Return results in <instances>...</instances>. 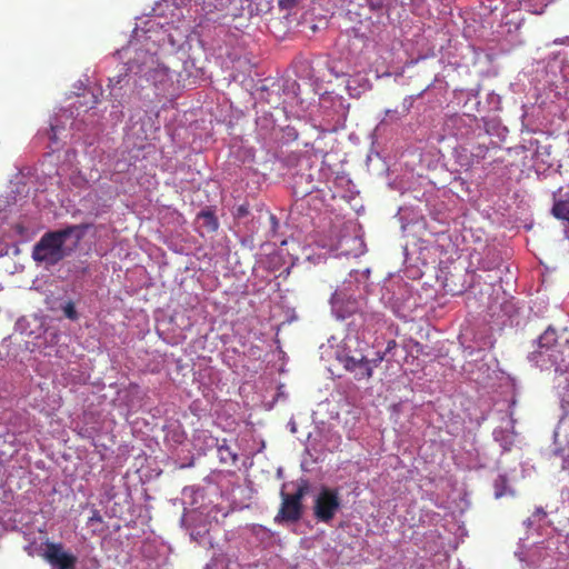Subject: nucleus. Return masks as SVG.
<instances>
[{
	"label": "nucleus",
	"mask_w": 569,
	"mask_h": 569,
	"mask_svg": "<svg viewBox=\"0 0 569 569\" xmlns=\"http://www.w3.org/2000/svg\"><path fill=\"white\" fill-rule=\"evenodd\" d=\"M551 212L557 219L569 222V191L561 194V189H559V198H557V193L553 194Z\"/></svg>",
	"instance_id": "obj_7"
},
{
	"label": "nucleus",
	"mask_w": 569,
	"mask_h": 569,
	"mask_svg": "<svg viewBox=\"0 0 569 569\" xmlns=\"http://www.w3.org/2000/svg\"><path fill=\"white\" fill-rule=\"evenodd\" d=\"M358 310V302L356 300L348 301L347 308L343 310V313L341 315L342 318L355 313Z\"/></svg>",
	"instance_id": "obj_15"
},
{
	"label": "nucleus",
	"mask_w": 569,
	"mask_h": 569,
	"mask_svg": "<svg viewBox=\"0 0 569 569\" xmlns=\"http://www.w3.org/2000/svg\"><path fill=\"white\" fill-rule=\"evenodd\" d=\"M89 224H70L63 229L48 231L33 246L32 258L36 262L47 267L56 266L67 256L72 248L68 249L64 242L68 238L74 237V247L82 240Z\"/></svg>",
	"instance_id": "obj_1"
},
{
	"label": "nucleus",
	"mask_w": 569,
	"mask_h": 569,
	"mask_svg": "<svg viewBox=\"0 0 569 569\" xmlns=\"http://www.w3.org/2000/svg\"><path fill=\"white\" fill-rule=\"evenodd\" d=\"M355 377L359 380L369 379L372 377V366H371V361H369V359L366 358L362 361V363L359 365V367L355 373Z\"/></svg>",
	"instance_id": "obj_10"
},
{
	"label": "nucleus",
	"mask_w": 569,
	"mask_h": 569,
	"mask_svg": "<svg viewBox=\"0 0 569 569\" xmlns=\"http://www.w3.org/2000/svg\"><path fill=\"white\" fill-rule=\"evenodd\" d=\"M218 451H219V453L221 455V460H227V458L223 456V451H227L228 456H230V458H231V460H232V461H236V459H237V456H236V455H233V453H231L228 447L220 446V447L218 448Z\"/></svg>",
	"instance_id": "obj_16"
},
{
	"label": "nucleus",
	"mask_w": 569,
	"mask_h": 569,
	"mask_svg": "<svg viewBox=\"0 0 569 569\" xmlns=\"http://www.w3.org/2000/svg\"><path fill=\"white\" fill-rule=\"evenodd\" d=\"M62 311H63L64 316L70 320H77L79 318V315H78L74 303L72 301H68L62 307Z\"/></svg>",
	"instance_id": "obj_13"
},
{
	"label": "nucleus",
	"mask_w": 569,
	"mask_h": 569,
	"mask_svg": "<svg viewBox=\"0 0 569 569\" xmlns=\"http://www.w3.org/2000/svg\"><path fill=\"white\" fill-rule=\"evenodd\" d=\"M332 305L333 307L337 309V310H342V307L340 306V295L339 293H333L332 296Z\"/></svg>",
	"instance_id": "obj_17"
},
{
	"label": "nucleus",
	"mask_w": 569,
	"mask_h": 569,
	"mask_svg": "<svg viewBox=\"0 0 569 569\" xmlns=\"http://www.w3.org/2000/svg\"><path fill=\"white\" fill-rule=\"evenodd\" d=\"M383 358H385L383 353L382 355L378 353L377 358L371 359L370 361H371L372 369L375 367H378L380 365V362L383 360Z\"/></svg>",
	"instance_id": "obj_18"
},
{
	"label": "nucleus",
	"mask_w": 569,
	"mask_h": 569,
	"mask_svg": "<svg viewBox=\"0 0 569 569\" xmlns=\"http://www.w3.org/2000/svg\"><path fill=\"white\" fill-rule=\"evenodd\" d=\"M51 131L54 133L56 132V127L53 124H51ZM52 139H54V136L52 137Z\"/></svg>",
	"instance_id": "obj_25"
},
{
	"label": "nucleus",
	"mask_w": 569,
	"mask_h": 569,
	"mask_svg": "<svg viewBox=\"0 0 569 569\" xmlns=\"http://www.w3.org/2000/svg\"><path fill=\"white\" fill-rule=\"evenodd\" d=\"M197 220L209 231L214 232L219 228L218 219L212 210L206 209L197 214Z\"/></svg>",
	"instance_id": "obj_9"
},
{
	"label": "nucleus",
	"mask_w": 569,
	"mask_h": 569,
	"mask_svg": "<svg viewBox=\"0 0 569 569\" xmlns=\"http://www.w3.org/2000/svg\"><path fill=\"white\" fill-rule=\"evenodd\" d=\"M366 359V357L363 356H360L359 358L358 357H355V356H346L345 357V368L348 370V371H351V372H355L357 371L358 367L360 363H362V361Z\"/></svg>",
	"instance_id": "obj_11"
},
{
	"label": "nucleus",
	"mask_w": 569,
	"mask_h": 569,
	"mask_svg": "<svg viewBox=\"0 0 569 569\" xmlns=\"http://www.w3.org/2000/svg\"><path fill=\"white\" fill-rule=\"evenodd\" d=\"M134 66L138 72L156 87L163 86L171 80L169 68L161 64L154 54L149 53V51L138 53L131 61L130 69H133Z\"/></svg>",
	"instance_id": "obj_2"
},
{
	"label": "nucleus",
	"mask_w": 569,
	"mask_h": 569,
	"mask_svg": "<svg viewBox=\"0 0 569 569\" xmlns=\"http://www.w3.org/2000/svg\"><path fill=\"white\" fill-rule=\"evenodd\" d=\"M24 550L28 552L29 556H32V549L31 546H27Z\"/></svg>",
	"instance_id": "obj_24"
},
{
	"label": "nucleus",
	"mask_w": 569,
	"mask_h": 569,
	"mask_svg": "<svg viewBox=\"0 0 569 569\" xmlns=\"http://www.w3.org/2000/svg\"><path fill=\"white\" fill-rule=\"evenodd\" d=\"M562 469L569 470V457L563 459Z\"/></svg>",
	"instance_id": "obj_23"
},
{
	"label": "nucleus",
	"mask_w": 569,
	"mask_h": 569,
	"mask_svg": "<svg viewBox=\"0 0 569 569\" xmlns=\"http://www.w3.org/2000/svg\"><path fill=\"white\" fill-rule=\"evenodd\" d=\"M307 490L308 486L302 483L292 495L281 491V506L276 516V521H298L302 516V498L307 493Z\"/></svg>",
	"instance_id": "obj_4"
},
{
	"label": "nucleus",
	"mask_w": 569,
	"mask_h": 569,
	"mask_svg": "<svg viewBox=\"0 0 569 569\" xmlns=\"http://www.w3.org/2000/svg\"><path fill=\"white\" fill-rule=\"evenodd\" d=\"M558 336L555 328L549 326L538 338L537 345L538 350H535L530 353V360L539 362V357L547 355L549 358V361L552 365H558L560 362L565 361V357L560 351H557L556 348L558 347Z\"/></svg>",
	"instance_id": "obj_5"
},
{
	"label": "nucleus",
	"mask_w": 569,
	"mask_h": 569,
	"mask_svg": "<svg viewBox=\"0 0 569 569\" xmlns=\"http://www.w3.org/2000/svg\"><path fill=\"white\" fill-rule=\"evenodd\" d=\"M44 559L57 569H76L77 557L67 552L61 543L47 542Z\"/></svg>",
	"instance_id": "obj_6"
},
{
	"label": "nucleus",
	"mask_w": 569,
	"mask_h": 569,
	"mask_svg": "<svg viewBox=\"0 0 569 569\" xmlns=\"http://www.w3.org/2000/svg\"><path fill=\"white\" fill-rule=\"evenodd\" d=\"M493 495L496 499L507 495L513 496V490L509 487V479L506 475H498L493 480Z\"/></svg>",
	"instance_id": "obj_8"
},
{
	"label": "nucleus",
	"mask_w": 569,
	"mask_h": 569,
	"mask_svg": "<svg viewBox=\"0 0 569 569\" xmlns=\"http://www.w3.org/2000/svg\"><path fill=\"white\" fill-rule=\"evenodd\" d=\"M341 507V500L337 489L322 488L313 503V516L318 521L329 523Z\"/></svg>",
	"instance_id": "obj_3"
},
{
	"label": "nucleus",
	"mask_w": 569,
	"mask_h": 569,
	"mask_svg": "<svg viewBox=\"0 0 569 569\" xmlns=\"http://www.w3.org/2000/svg\"><path fill=\"white\" fill-rule=\"evenodd\" d=\"M396 347H397L396 340H389L388 343H387V348H386V351L383 352V355L386 356L387 353H389Z\"/></svg>",
	"instance_id": "obj_20"
},
{
	"label": "nucleus",
	"mask_w": 569,
	"mask_h": 569,
	"mask_svg": "<svg viewBox=\"0 0 569 569\" xmlns=\"http://www.w3.org/2000/svg\"><path fill=\"white\" fill-rule=\"evenodd\" d=\"M301 1L302 0H278V7L281 11L290 13L298 8Z\"/></svg>",
	"instance_id": "obj_12"
},
{
	"label": "nucleus",
	"mask_w": 569,
	"mask_h": 569,
	"mask_svg": "<svg viewBox=\"0 0 569 569\" xmlns=\"http://www.w3.org/2000/svg\"><path fill=\"white\" fill-rule=\"evenodd\" d=\"M383 358H385L383 353L382 355L378 353L377 358L371 359L370 361H371L372 369L375 367H378L380 365V362L383 360Z\"/></svg>",
	"instance_id": "obj_19"
},
{
	"label": "nucleus",
	"mask_w": 569,
	"mask_h": 569,
	"mask_svg": "<svg viewBox=\"0 0 569 569\" xmlns=\"http://www.w3.org/2000/svg\"><path fill=\"white\" fill-rule=\"evenodd\" d=\"M247 213H248V209H247L246 207L240 206V207L238 208V216H239V217L246 216Z\"/></svg>",
	"instance_id": "obj_22"
},
{
	"label": "nucleus",
	"mask_w": 569,
	"mask_h": 569,
	"mask_svg": "<svg viewBox=\"0 0 569 569\" xmlns=\"http://www.w3.org/2000/svg\"><path fill=\"white\" fill-rule=\"evenodd\" d=\"M127 73H119L109 78V87L116 88L117 86H121V83L126 80Z\"/></svg>",
	"instance_id": "obj_14"
},
{
	"label": "nucleus",
	"mask_w": 569,
	"mask_h": 569,
	"mask_svg": "<svg viewBox=\"0 0 569 569\" xmlns=\"http://www.w3.org/2000/svg\"><path fill=\"white\" fill-rule=\"evenodd\" d=\"M89 521H90V522H92V521L101 522V521H102V518H101V516H100V513H99V511H98V510H94V511H93V513H92V516L90 517Z\"/></svg>",
	"instance_id": "obj_21"
}]
</instances>
